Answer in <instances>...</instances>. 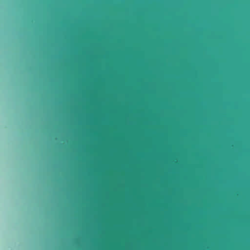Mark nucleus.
<instances>
[{
    "label": "nucleus",
    "mask_w": 250,
    "mask_h": 250,
    "mask_svg": "<svg viewBox=\"0 0 250 250\" xmlns=\"http://www.w3.org/2000/svg\"><path fill=\"white\" fill-rule=\"evenodd\" d=\"M228 234H250V232H228Z\"/></svg>",
    "instance_id": "obj_2"
},
{
    "label": "nucleus",
    "mask_w": 250,
    "mask_h": 250,
    "mask_svg": "<svg viewBox=\"0 0 250 250\" xmlns=\"http://www.w3.org/2000/svg\"><path fill=\"white\" fill-rule=\"evenodd\" d=\"M229 238H250V235H229Z\"/></svg>",
    "instance_id": "obj_1"
}]
</instances>
